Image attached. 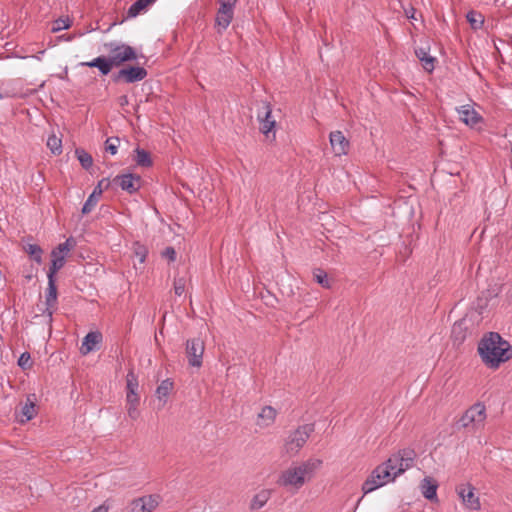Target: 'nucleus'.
I'll return each instance as SVG.
<instances>
[{
  "label": "nucleus",
  "instance_id": "obj_22",
  "mask_svg": "<svg viewBox=\"0 0 512 512\" xmlns=\"http://www.w3.org/2000/svg\"><path fill=\"white\" fill-rule=\"evenodd\" d=\"M82 65L91 67V68L92 67L98 68L99 71L101 72V74H103V75L109 74L113 67L109 57L106 58L104 56H99L91 61L83 62Z\"/></svg>",
  "mask_w": 512,
  "mask_h": 512
},
{
  "label": "nucleus",
  "instance_id": "obj_24",
  "mask_svg": "<svg viewBox=\"0 0 512 512\" xmlns=\"http://www.w3.org/2000/svg\"><path fill=\"white\" fill-rule=\"evenodd\" d=\"M174 384L170 379H165L161 381V383L156 388L155 394L157 399L162 402V405H165L167 402V398L171 391L173 390Z\"/></svg>",
  "mask_w": 512,
  "mask_h": 512
},
{
  "label": "nucleus",
  "instance_id": "obj_16",
  "mask_svg": "<svg viewBox=\"0 0 512 512\" xmlns=\"http://www.w3.org/2000/svg\"><path fill=\"white\" fill-rule=\"evenodd\" d=\"M102 341V334L98 331L89 332L82 340L80 353L87 355L97 348Z\"/></svg>",
  "mask_w": 512,
  "mask_h": 512
},
{
  "label": "nucleus",
  "instance_id": "obj_25",
  "mask_svg": "<svg viewBox=\"0 0 512 512\" xmlns=\"http://www.w3.org/2000/svg\"><path fill=\"white\" fill-rule=\"evenodd\" d=\"M136 164L140 167H150L152 165V159L150 153L140 147L135 149V158Z\"/></svg>",
  "mask_w": 512,
  "mask_h": 512
},
{
  "label": "nucleus",
  "instance_id": "obj_38",
  "mask_svg": "<svg viewBox=\"0 0 512 512\" xmlns=\"http://www.w3.org/2000/svg\"><path fill=\"white\" fill-rule=\"evenodd\" d=\"M186 287V280L184 278H175L174 279V292L176 295L181 296Z\"/></svg>",
  "mask_w": 512,
  "mask_h": 512
},
{
  "label": "nucleus",
  "instance_id": "obj_18",
  "mask_svg": "<svg viewBox=\"0 0 512 512\" xmlns=\"http://www.w3.org/2000/svg\"><path fill=\"white\" fill-rule=\"evenodd\" d=\"M277 411L272 406H265L257 415L256 425L260 428H267L274 424Z\"/></svg>",
  "mask_w": 512,
  "mask_h": 512
},
{
  "label": "nucleus",
  "instance_id": "obj_21",
  "mask_svg": "<svg viewBox=\"0 0 512 512\" xmlns=\"http://www.w3.org/2000/svg\"><path fill=\"white\" fill-rule=\"evenodd\" d=\"M437 482L431 477H425L421 484L420 489L423 496L430 501H437Z\"/></svg>",
  "mask_w": 512,
  "mask_h": 512
},
{
  "label": "nucleus",
  "instance_id": "obj_12",
  "mask_svg": "<svg viewBox=\"0 0 512 512\" xmlns=\"http://www.w3.org/2000/svg\"><path fill=\"white\" fill-rule=\"evenodd\" d=\"M113 182L116 185H118L122 190L127 191L130 194H133L139 190L141 178L138 175L128 173L116 176Z\"/></svg>",
  "mask_w": 512,
  "mask_h": 512
},
{
  "label": "nucleus",
  "instance_id": "obj_20",
  "mask_svg": "<svg viewBox=\"0 0 512 512\" xmlns=\"http://www.w3.org/2000/svg\"><path fill=\"white\" fill-rule=\"evenodd\" d=\"M429 47H418L415 49V55L422 64L425 71L431 73L435 68L436 58L429 54Z\"/></svg>",
  "mask_w": 512,
  "mask_h": 512
},
{
  "label": "nucleus",
  "instance_id": "obj_2",
  "mask_svg": "<svg viewBox=\"0 0 512 512\" xmlns=\"http://www.w3.org/2000/svg\"><path fill=\"white\" fill-rule=\"evenodd\" d=\"M478 353L487 367L496 369L512 358V346L500 334L489 332L480 340Z\"/></svg>",
  "mask_w": 512,
  "mask_h": 512
},
{
  "label": "nucleus",
  "instance_id": "obj_41",
  "mask_svg": "<svg viewBox=\"0 0 512 512\" xmlns=\"http://www.w3.org/2000/svg\"><path fill=\"white\" fill-rule=\"evenodd\" d=\"M139 405H126L127 415L132 420H137L140 417Z\"/></svg>",
  "mask_w": 512,
  "mask_h": 512
},
{
  "label": "nucleus",
  "instance_id": "obj_48",
  "mask_svg": "<svg viewBox=\"0 0 512 512\" xmlns=\"http://www.w3.org/2000/svg\"><path fill=\"white\" fill-rule=\"evenodd\" d=\"M35 58H36L37 60H40V59H41V55L35 56Z\"/></svg>",
  "mask_w": 512,
  "mask_h": 512
},
{
  "label": "nucleus",
  "instance_id": "obj_35",
  "mask_svg": "<svg viewBox=\"0 0 512 512\" xmlns=\"http://www.w3.org/2000/svg\"><path fill=\"white\" fill-rule=\"evenodd\" d=\"M148 254V250L140 243L134 244V255L139 259L140 263H144Z\"/></svg>",
  "mask_w": 512,
  "mask_h": 512
},
{
  "label": "nucleus",
  "instance_id": "obj_28",
  "mask_svg": "<svg viewBox=\"0 0 512 512\" xmlns=\"http://www.w3.org/2000/svg\"><path fill=\"white\" fill-rule=\"evenodd\" d=\"M25 252L38 264L42 263V248L37 244H27L24 247Z\"/></svg>",
  "mask_w": 512,
  "mask_h": 512
},
{
  "label": "nucleus",
  "instance_id": "obj_37",
  "mask_svg": "<svg viewBox=\"0 0 512 512\" xmlns=\"http://www.w3.org/2000/svg\"><path fill=\"white\" fill-rule=\"evenodd\" d=\"M314 279L322 287L329 288L330 285H329V281H328V278H327V274L323 270L317 269L314 272Z\"/></svg>",
  "mask_w": 512,
  "mask_h": 512
},
{
  "label": "nucleus",
  "instance_id": "obj_13",
  "mask_svg": "<svg viewBox=\"0 0 512 512\" xmlns=\"http://www.w3.org/2000/svg\"><path fill=\"white\" fill-rule=\"evenodd\" d=\"M146 76V69L139 66H133L121 69L116 76V80L122 79L126 83H135L143 80Z\"/></svg>",
  "mask_w": 512,
  "mask_h": 512
},
{
  "label": "nucleus",
  "instance_id": "obj_40",
  "mask_svg": "<svg viewBox=\"0 0 512 512\" xmlns=\"http://www.w3.org/2000/svg\"><path fill=\"white\" fill-rule=\"evenodd\" d=\"M76 245V241L73 237H69L65 242L58 245V247L66 252L69 253Z\"/></svg>",
  "mask_w": 512,
  "mask_h": 512
},
{
  "label": "nucleus",
  "instance_id": "obj_33",
  "mask_svg": "<svg viewBox=\"0 0 512 512\" xmlns=\"http://www.w3.org/2000/svg\"><path fill=\"white\" fill-rule=\"evenodd\" d=\"M77 158L84 169H89L93 164L92 156L84 150H76Z\"/></svg>",
  "mask_w": 512,
  "mask_h": 512
},
{
  "label": "nucleus",
  "instance_id": "obj_47",
  "mask_svg": "<svg viewBox=\"0 0 512 512\" xmlns=\"http://www.w3.org/2000/svg\"><path fill=\"white\" fill-rule=\"evenodd\" d=\"M4 98H5V95L0 91V100L4 99Z\"/></svg>",
  "mask_w": 512,
  "mask_h": 512
},
{
  "label": "nucleus",
  "instance_id": "obj_3",
  "mask_svg": "<svg viewBox=\"0 0 512 512\" xmlns=\"http://www.w3.org/2000/svg\"><path fill=\"white\" fill-rule=\"evenodd\" d=\"M322 460L319 458H309L300 463L291 465L282 472L279 478V484L295 490L302 488L305 483L311 481L317 471L322 466Z\"/></svg>",
  "mask_w": 512,
  "mask_h": 512
},
{
  "label": "nucleus",
  "instance_id": "obj_27",
  "mask_svg": "<svg viewBox=\"0 0 512 512\" xmlns=\"http://www.w3.org/2000/svg\"><path fill=\"white\" fill-rule=\"evenodd\" d=\"M270 498L269 490H261L251 500V508L254 510L262 508Z\"/></svg>",
  "mask_w": 512,
  "mask_h": 512
},
{
  "label": "nucleus",
  "instance_id": "obj_17",
  "mask_svg": "<svg viewBox=\"0 0 512 512\" xmlns=\"http://www.w3.org/2000/svg\"><path fill=\"white\" fill-rule=\"evenodd\" d=\"M233 18V4L229 2H221L220 8L217 13L216 23L222 29H226Z\"/></svg>",
  "mask_w": 512,
  "mask_h": 512
},
{
  "label": "nucleus",
  "instance_id": "obj_14",
  "mask_svg": "<svg viewBox=\"0 0 512 512\" xmlns=\"http://www.w3.org/2000/svg\"><path fill=\"white\" fill-rule=\"evenodd\" d=\"M329 138L332 150L336 156H342L348 153L349 141L341 131L331 132Z\"/></svg>",
  "mask_w": 512,
  "mask_h": 512
},
{
  "label": "nucleus",
  "instance_id": "obj_7",
  "mask_svg": "<svg viewBox=\"0 0 512 512\" xmlns=\"http://www.w3.org/2000/svg\"><path fill=\"white\" fill-rule=\"evenodd\" d=\"M257 119L259 121V129L266 136L268 140L275 139V125L276 120L272 116V108L269 103L263 102L261 108L257 112Z\"/></svg>",
  "mask_w": 512,
  "mask_h": 512
},
{
  "label": "nucleus",
  "instance_id": "obj_29",
  "mask_svg": "<svg viewBox=\"0 0 512 512\" xmlns=\"http://www.w3.org/2000/svg\"><path fill=\"white\" fill-rule=\"evenodd\" d=\"M139 383L134 371L131 369L126 375V393H138Z\"/></svg>",
  "mask_w": 512,
  "mask_h": 512
},
{
  "label": "nucleus",
  "instance_id": "obj_26",
  "mask_svg": "<svg viewBox=\"0 0 512 512\" xmlns=\"http://www.w3.org/2000/svg\"><path fill=\"white\" fill-rule=\"evenodd\" d=\"M101 194H102L101 189H99V190H97V188L94 189V191L89 195V197L87 198V200L85 201V203L82 207L83 214H88L94 209Z\"/></svg>",
  "mask_w": 512,
  "mask_h": 512
},
{
  "label": "nucleus",
  "instance_id": "obj_39",
  "mask_svg": "<svg viewBox=\"0 0 512 512\" xmlns=\"http://www.w3.org/2000/svg\"><path fill=\"white\" fill-rule=\"evenodd\" d=\"M18 365L22 369H28L31 367V356L28 352H24L20 355L18 359Z\"/></svg>",
  "mask_w": 512,
  "mask_h": 512
},
{
  "label": "nucleus",
  "instance_id": "obj_11",
  "mask_svg": "<svg viewBox=\"0 0 512 512\" xmlns=\"http://www.w3.org/2000/svg\"><path fill=\"white\" fill-rule=\"evenodd\" d=\"M456 490L466 508L470 510L480 509L479 498L475 494L474 487L470 483L460 484Z\"/></svg>",
  "mask_w": 512,
  "mask_h": 512
},
{
  "label": "nucleus",
  "instance_id": "obj_15",
  "mask_svg": "<svg viewBox=\"0 0 512 512\" xmlns=\"http://www.w3.org/2000/svg\"><path fill=\"white\" fill-rule=\"evenodd\" d=\"M48 277V287H47V293H46V312L49 317L52 316L56 303H57V287L55 284V277H52L51 275H47Z\"/></svg>",
  "mask_w": 512,
  "mask_h": 512
},
{
  "label": "nucleus",
  "instance_id": "obj_10",
  "mask_svg": "<svg viewBox=\"0 0 512 512\" xmlns=\"http://www.w3.org/2000/svg\"><path fill=\"white\" fill-rule=\"evenodd\" d=\"M205 350L203 340L200 338L189 339L186 342V356L188 363L192 367L199 368L202 366V359Z\"/></svg>",
  "mask_w": 512,
  "mask_h": 512
},
{
  "label": "nucleus",
  "instance_id": "obj_44",
  "mask_svg": "<svg viewBox=\"0 0 512 512\" xmlns=\"http://www.w3.org/2000/svg\"><path fill=\"white\" fill-rule=\"evenodd\" d=\"M416 10L414 7L410 6L408 9H405V14L409 19H415Z\"/></svg>",
  "mask_w": 512,
  "mask_h": 512
},
{
  "label": "nucleus",
  "instance_id": "obj_31",
  "mask_svg": "<svg viewBox=\"0 0 512 512\" xmlns=\"http://www.w3.org/2000/svg\"><path fill=\"white\" fill-rule=\"evenodd\" d=\"M147 9V4L143 0L135 1L128 9L127 16L134 18Z\"/></svg>",
  "mask_w": 512,
  "mask_h": 512
},
{
  "label": "nucleus",
  "instance_id": "obj_34",
  "mask_svg": "<svg viewBox=\"0 0 512 512\" xmlns=\"http://www.w3.org/2000/svg\"><path fill=\"white\" fill-rule=\"evenodd\" d=\"M70 26H71V21L69 20V18H59V19L55 20V22L53 23L51 31L53 33H56L61 30L68 29Z\"/></svg>",
  "mask_w": 512,
  "mask_h": 512
},
{
  "label": "nucleus",
  "instance_id": "obj_42",
  "mask_svg": "<svg viewBox=\"0 0 512 512\" xmlns=\"http://www.w3.org/2000/svg\"><path fill=\"white\" fill-rule=\"evenodd\" d=\"M140 397L138 393H126V405H139Z\"/></svg>",
  "mask_w": 512,
  "mask_h": 512
},
{
  "label": "nucleus",
  "instance_id": "obj_36",
  "mask_svg": "<svg viewBox=\"0 0 512 512\" xmlns=\"http://www.w3.org/2000/svg\"><path fill=\"white\" fill-rule=\"evenodd\" d=\"M119 138H108L105 142V150L111 155H115L118 151Z\"/></svg>",
  "mask_w": 512,
  "mask_h": 512
},
{
  "label": "nucleus",
  "instance_id": "obj_23",
  "mask_svg": "<svg viewBox=\"0 0 512 512\" xmlns=\"http://www.w3.org/2000/svg\"><path fill=\"white\" fill-rule=\"evenodd\" d=\"M36 415V405L34 395L28 396L26 402L22 405L20 410V421L26 422L34 418Z\"/></svg>",
  "mask_w": 512,
  "mask_h": 512
},
{
  "label": "nucleus",
  "instance_id": "obj_4",
  "mask_svg": "<svg viewBox=\"0 0 512 512\" xmlns=\"http://www.w3.org/2000/svg\"><path fill=\"white\" fill-rule=\"evenodd\" d=\"M104 46L109 52V59L113 66H120L124 62L137 59L134 48L127 44L113 41L105 43Z\"/></svg>",
  "mask_w": 512,
  "mask_h": 512
},
{
  "label": "nucleus",
  "instance_id": "obj_8",
  "mask_svg": "<svg viewBox=\"0 0 512 512\" xmlns=\"http://www.w3.org/2000/svg\"><path fill=\"white\" fill-rule=\"evenodd\" d=\"M161 502L157 494L144 495L133 499L127 506V512H153Z\"/></svg>",
  "mask_w": 512,
  "mask_h": 512
},
{
  "label": "nucleus",
  "instance_id": "obj_46",
  "mask_svg": "<svg viewBox=\"0 0 512 512\" xmlns=\"http://www.w3.org/2000/svg\"><path fill=\"white\" fill-rule=\"evenodd\" d=\"M146 4H147V7L151 4H153L156 0H143Z\"/></svg>",
  "mask_w": 512,
  "mask_h": 512
},
{
  "label": "nucleus",
  "instance_id": "obj_32",
  "mask_svg": "<svg viewBox=\"0 0 512 512\" xmlns=\"http://www.w3.org/2000/svg\"><path fill=\"white\" fill-rule=\"evenodd\" d=\"M47 147L51 150L54 155H59L62 153V142L55 135H51L47 139Z\"/></svg>",
  "mask_w": 512,
  "mask_h": 512
},
{
  "label": "nucleus",
  "instance_id": "obj_6",
  "mask_svg": "<svg viewBox=\"0 0 512 512\" xmlns=\"http://www.w3.org/2000/svg\"><path fill=\"white\" fill-rule=\"evenodd\" d=\"M314 428L312 425L306 424L300 426L294 432H292L286 443L285 450L290 455H295L298 451L304 446L307 442L310 434L313 432Z\"/></svg>",
  "mask_w": 512,
  "mask_h": 512
},
{
  "label": "nucleus",
  "instance_id": "obj_5",
  "mask_svg": "<svg viewBox=\"0 0 512 512\" xmlns=\"http://www.w3.org/2000/svg\"><path fill=\"white\" fill-rule=\"evenodd\" d=\"M486 419V408L482 403H476L468 408L458 421L462 428L477 429Z\"/></svg>",
  "mask_w": 512,
  "mask_h": 512
},
{
  "label": "nucleus",
  "instance_id": "obj_45",
  "mask_svg": "<svg viewBox=\"0 0 512 512\" xmlns=\"http://www.w3.org/2000/svg\"><path fill=\"white\" fill-rule=\"evenodd\" d=\"M108 506H106L105 504H102L96 508H94L91 512H108Z\"/></svg>",
  "mask_w": 512,
  "mask_h": 512
},
{
  "label": "nucleus",
  "instance_id": "obj_9",
  "mask_svg": "<svg viewBox=\"0 0 512 512\" xmlns=\"http://www.w3.org/2000/svg\"><path fill=\"white\" fill-rule=\"evenodd\" d=\"M459 120L471 129H479L484 123V118L475 110L471 104L456 107Z\"/></svg>",
  "mask_w": 512,
  "mask_h": 512
},
{
  "label": "nucleus",
  "instance_id": "obj_30",
  "mask_svg": "<svg viewBox=\"0 0 512 512\" xmlns=\"http://www.w3.org/2000/svg\"><path fill=\"white\" fill-rule=\"evenodd\" d=\"M466 18L471 27L475 30L481 28L484 23V17L475 11L468 12Z\"/></svg>",
  "mask_w": 512,
  "mask_h": 512
},
{
  "label": "nucleus",
  "instance_id": "obj_19",
  "mask_svg": "<svg viewBox=\"0 0 512 512\" xmlns=\"http://www.w3.org/2000/svg\"><path fill=\"white\" fill-rule=\"evenodd\" d=\"M67 255L68 253L62 251L58 246L55 247L51 252V266L47 275L55 277V274L64 266Z\"/></svg>",
  "mask_w": 512,
  "mask_h": 512
},
{
  "label": "nucleus",
  "instance_id": "obj_1",
  "mask_svg": "<svg viewBox=\"0 0 512 512\" xmlns=\"http://www.w3.org/2000/svg\"><path fill=\"white\" fill-rule=\"evenodd\" d=\"M416 453L410 448H404L392 454L387 461L378 465L363 483L362 490L370 493L390 482L414 465Z\"/></svg>",
  "mask_w": 512,
  "mask_h": 512
},
{
  "label": "nucleus",
  "instance_id": "obj_43",
  "mask_svg": "<svg viewBox=\"0 0 512 512\" xmlns=\"http://www.w3.org/2000/svg\"><path fill=\"white\" fill-rule=\"evenodd\" d=\"M162 256L173 262L176 260V251L173 247H166L162 252Z\"/></svg>",
  "mask_w": 512,
  "mask_h": 512
}]
</instances>
